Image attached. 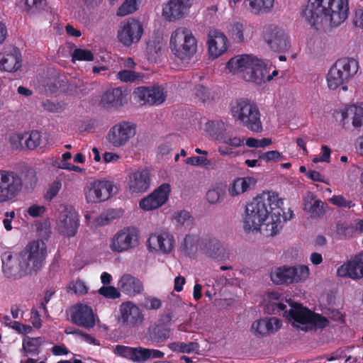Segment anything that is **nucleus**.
<instances>
[{
	"label": "nucleus",
	"mask_w": 363,
	"mask_h": 363,
	"mask_svg": "<svg viewBox=\"0 0 363 363\" xmlns=\"http://www.w3.org/2000/svg\"><path fill=\"white\" fill-rule=\"evenodd\" d=\"M133 96L142 105H158L163 103L166 98L163 89L159 86L137 87L133 91Z\"/></svg>",
	"instance_id": "obj_16"
},
{
	"label": "nucleus",
	"mask_w": 363,
	"mask_h": 363,
	"mask_svg": "<svg viewBox=\"0 0 363 363\" xmlns=\"http://www.w3.org/2000/svg\"><path fill=\"white\" fill-rule=\"evenodd\" d=\"M312 311L300 303H293L289 311V318L301 325L308 324Z\"/></svg>",
	"instance_id": "obj_30"
},
{
	"label": "nucleus",
	"mask_w": 363,
	"mask_h": 363,
	"mask_svg": "<svg viewBox=\"0 0 363 363\" xmlns=\"http://www.w3.org/2000/svg\"><path fill=\"white\" fill-rule=\"evenodd\" d=\"M262 37L268 47L274 52H284L291 48L289 35L277 26L273 24L264 26Z\"/></svg>",
	"instance_id": "obj_9"
},
{
	"label": "nucleus",
	"mask_w": 363,
	"mask_h": 363,
	"mask_svg": "<svg viewBox=\"0 0 363 363\" xmlns=\"http://www.w3.org/2000/svg\"><path fill=\"white\" fill-rule=\"evenodd\" d=\"M16 140L20 143H22L24 140L26 149L33 150L40 145L41 134L38 130H32L30 133H26L25 135L17 134Z\"/></svg>",
	"instance_id": "obj_34"
},
{
	"label": "nucleus",
	"mask_w": 363,
	"mask_h": 363,
	"mask_svg": "<svg viewBox=\"0 0 363 363\" xmlns=\"http://www.w3.org/2000/svg\"><path fill=\"white\" fill-rule=\"evenodd\" d=\"M135 130L136 127L134 123L121 121L110 128L106 135V140L114 147H124L135 136Z\"/></svg>",
	"instance_id": "obj_11"
},
{
	"label": "nucleus",
	"mask_w": 363,
	"mask_h": 363,
	"mask_svg": "<svg viewBox=\"0 0 363 363\" xmlns=\"http://www.w3.org/2000/svg\"><path fill=\"white\" fill-rule=\"evenodd\" d=\"M206 131L213 140L221 142L225 136L226 125L222 121H208L206 124Z\"/></svg>",
	"instance_id": "obj_33"
},
{
	"label": "nucleus",
	"mask_w": 363,
	"mask_h": 363,
	"mask_svg": "<svg viewBox=\"0 0 363 363\" xmlns=\"http://www.w3.org/2000/svg\"><path fill=\"white\" fill-rule=\"evenodd\" d=\"M218 152L222 156H229V157H236L240 155H243L246 151L245 150H238L235 151L229 145H221L219 146L218 149Z\"/></svg>",
	"instance_id": "obj_61"
},
{
	"label": "nucleus",
	"mask_w": 363,
	"mask_h": 363,
	"mask_svg": "<svg viewBox=\"0 0 363 363\" xmlns=\"http://www.w3.org/2000/svg\"><path fill=\"white\" fill-rule=\"evenodd\" d=\"M330 201L332 204L338 207H344L350 208L354 206V203L352 201L347 200L342 195L333 196L330 199Z\"/></svg>",
	"instance_id": "obj_58"
},
{
	"label": "nucleus",
	"mask_w": 363,
	"mask_h": 363,
	"mask_svg": "<svg viewBox=\"0 0 363 363\" xmlns=\"http://www.w3.org/2000/svg\"><path fill=\"white\" fill-rule=\"evenodd\" d=\"M355 231L353 226L341 221L336 223V233L344 238H350Z\"/></svg>",
	"instance_id": "obj_47"
},
{
	"label": "nucleus",
	"mask_w": 363,
	"mask_h": 363,
	"mask_svg": "<svg viewBox=\"0 0 363 363\" xmlns=\"http://www.w3.org/2000/svg\"><path fill=\"white\" fill-rule=\"evenodd\" d=\"M308 324L316 328L323 329L329 325V320L321 314L312 311Z\"/></svg>",
	"instance_id": "obj_45"
},
{
	"label": "nucleus",
	"mask_w": 363,
	"mask_h": 363,
	"mask_svg": "<svg viewBox=\"0 0 363 363\" xmlns=\"http://www.w3.org/2000/svg\"><path fill=\"white\" fill-rule=\"evenodd\" d=\"M42 338L26 337V339L23 341V347L28 354H35L38 352V348L42 344Z\"/></svg>",
	"instance_id": "obj_40"
},
{
	"label": "nucleus",
	"mask_w": 363,
	"mask_h": 363,
	"mask_svg": "<svg viewBox=\"0 0 363 363\" xmlns=\"http://www.w3.org/2000/svg\"><path fill=\"white\" fill-rule=\"evenodd\" d=\"M71 321L72 323L87 330L93 328L96 324L92 308L83 303L77 304L73 307Z\"/></svg>",
	"instance_id": "obj_20"
},
{
	"label": "nucleus",
	"mask_w": 363,
	"mask_h": 363,
	"mask_svg": "<svg viewBox=\"0 0 363 363\" xmlns=\"http://www.w3.org/2000/svg\"><path fill=\"white\" fill-rule=\"evenodd\" d=\"M283 200L277 193L263 192L254 198L245 207L243 228L245 232L260 230L265 221L266 230L270 231L267 235L274 236L281 228L280 216L284 213L281 208Z\"/></svg>",
	"instance_id": "obj_1"
},
{
	"label": "nucleus",
	"mask_w": 363,
	"mask_h": 363,
	"mask_svg": "<svg viewBox=\"0 0 363 363\" xmlns=\"http://www.w3.org/2000/svg\"><path fill=\"white\" fill-rule=\"evenodd\" d=\"M308 276L309 269L306 265L283 266L272 271L270 278L275 284H284L302 281L306 279Z\"/></svg>",
	"instance_id": "obj_8"
},
{
	"label": "nucleus",
	"mask_w": 363,
	"mask_h": 363,
	"mask_svg": "<svg viewBox=\"0 0 363 363\" xmlns=\"http://www.w3.org/2000/svg\"><path fill=\"white\" fill-rule=\"evenodd\" d=\"M359 62L353 57L338 59L329 69L326 79L330 89L335 90L342 86L346 91L347 87L343 86L351 80L359 70Z\"/></svg>",
	"instance_id": "obj_5"
},
{
	"label": "nucleus",
	"mask_w": 363,
	"mask_h": 363,
	"mask_svg": "<svg viewBox=\"0 0 363 363\" xmlns=\"http://www.w3.org/2000/svg\"><path fill=\"white\" fill-rule=\"evenodd\" d=\"M170 336V329L163 323L150 326L146 332V338L153 343H161Z\"/></svg>",
	"instance_id": "obj_28"
},
{
	"label": "nucleus",
	"mask_w": 363,
	"mask_h": 363,
	"mask_svg": "<svg viewBox=\"0 0 363 363\" xmlns=\"http://www.w3.org/2000/svg\"><path fill=\"white\" fill-rule=\"evenodd\" d=\"M59 226L65 235L73 237L76 235L79 227V216L72 207L65 206L60 212Z\"/></svg>",
	"instance_id": "obj_21"
},
{
	"label": "nucleus",
	"mask_w": 363,
	"mask_h": 363,
	"mask_svg": "<svg viewBox=\"0 0 363 363\" xmlns=\"http://www.w3.org/2000/svg\"><path fill=\"white\" fill-rule=\"evenodd\" d=\"M194 94L201 102L204 103L211 98V92L208 87L202 84H196L194 88Z\"/></svg>",
	"instance_id": "obj_50"
},
{
	"label": "nucleus",
	"mask_w": 363,
	"mask_h": 363,
	"mask_svg": "<svg viewBox=\"0 0 363 363\" xmlns=\"http://www.w3.org/2000/svg\"><path fill=\"white\" fill-rule=\"evenodd\" d=\"M323 206L324 203L319 199H316L314 196H311L305 201V209L310 213L313 218H318L323 216L325 213Z\"/></svg>",
	"instance_id": "obj_35"
},
{
	"label": "nucleus",
	"mask_w": 363,
	"mask_h": 363,
	"mask_svg": "<svg viewBox=\"0 0 363 363\" xmlns=\"http://www.w3.org/2000/svg\"><path fill=\"white\" fill-rule=\"evenodd\" d=\"M117 78L122 82H133L140 78V76L131 70L123 69L118 72L117 74Z\"/></svg>",
	"instance_id": "obj_55"
},
{
	"label": "nucleus",
	"mask_w": 363,
	"mask_h": 363,
	"mask_svg": "<svg viewBox=\"0 0 363 363\" xmlns=\"http://www.w3.org/2000/svg\"><path fill=\"white\" fill-rule=\"evenodd\" d=\"M150 172L147 169H139L131 172L127 180V189L132 195H141L150 186Z\"/></svg>",
	"instance_id": "obj_13"
},
{
	"label": "nucleus",
	"mask_w": 363,
	"mask_h": 363,
	"mask_svg": "<svg viewBox=\"0 0 363 363\" xmlns=\"http://www.w3.org/2000/svg\"><path fill=\"white\" fill-rule=\"evenodd\" d=\"M187 164L192 166H199L207 168L211 164V161L206 157H189L185 160Z\"/></svg>",
	"instance_id": "obj_57"
},
{
	"label": "nucleus",
	"mask_w": 363,
	"mask_h": 363,
	"mask_svg": "<svg viewBox=\"0 0 363 363\" xmlns=\"http://www.w3.org/2000/svg\"><path fill=\"white\" fill-rule=\"evenodd\" d=\"M191 6L192 0H169L163 6L162 16L167 21H176L187 16Z\"/></svg>",
	"instance_id": "obj_17"
},
{
	"label": "nucleus",
	"mask_w": 363,
	"mask_h": 363,
	"mask_svg": "<svg viewBox=\"0 0 363 363\" xmlns=\"http://www.w3.org/2000/svg\"><path fill=\"white\" fill-rule=\"evenodd\" d=\"M242 58V61L239 64L238 67H236L238 72H243L247 69H249L253 63L254 60L256 58L249 55H239Z\"/></svg>",
	"instance_id": "obj_59"
},
{
	"label": "nucleus",
	"mask_w": 363,
	"mask_h": 363,
	"mask_svg": "<svg viewBox=\"0 0 363 363\" xmlns=\"http://www.w3.org/2000/svg\"><path fill=\"white\" fill-rule=\"evenodd\" d=\"M139 234L135 228L126 227L118 230L111 238L110 249L113 252H123L135 248L138 245Z\"/></svg>",
	"instance_id": "obj_10"
},
{
	"label": "nucleus",
	"mask_w": 363,
	"mask_h": 363,
	"mask_svg": "<svg viewBox=\"0 0 363 363\" xmlns=\"http://www.w3.org/2000/svg\"><path fill=\"white\" fill-rule=\"evenodd\" d=\"M99 294L105 298L116 299L121 296L118 289L112 286H103L99 289Z\"/></svg>",
	"instance_id": "obj_53"
},
{
	"label": "nucleus",
	"mask_w": 363,
	"mask_h": 363,
	"mask_svg": "<svg viewBox=\"0 0 363 363\" xmlns=\"http://www.w3.org/2000/svg\"><path fill=\"white\" fill-rule=\"evenodd\" d=\"M22 177L11 170H0V203L14 200L22 191Z\"/></svg>",
	"instance_id": "obj_7"
},
{
	"label": "nucleus",
	"mask_w": 363,
	"mask_h": 363,
	"mask_svg": "<svg viewBox=\"0 0 363 363\" xmlns=\"http://www.w3.org/2000/svg\"><path fill=\"white\" fill-rule=\"evenodd\" d=\"M202 250L211 257L218 259L220 257L221 245L216 239H209L205 241Z\"/></svg>",
	"instance_id": "obj_37"
},
{
	"label": "nucleus",
	"mask_w": 363,
	"mask_h": 363,
	"mask_svg": "<svg viewBox=\"0 0 363 363\" xmlns=\"http://www.w3.org/2000/svg\"><path fill=\"white\" fill-rule=\"evenodd\" d=\"M348 13V0H315L303 11L307 22L316 29L324 23L340 26L347 18Z\"/></svg>",
	"instance_id": "obj_3"
},
{
	"label": "nucleus",
	"mask_w": 363,
	"mask_h": 363,
	"mask_svg": "<svg viewBox=\"0 0 363 363\" xmlns=\"http://www.w3.org/2000/svg\"><path fill=\"white\" fill-rule=\"evenodd\" d=\"M170 191L169 184H162L149 196L141 199L140 207L145 211H152L162 206L167 201Z\"/></svg>",
	"instance_id": "obj_19"
},
{
	"label": "nucleus",
	"mask_w": 363,
	"mask_h": 363,
	"mask_svg": "<svg viewBox=\"0 0 363 363\" xmlns=\"http://www.w3.org/2000/svg\"><path fill=\"white\" fill-rule=\"evenodd\" d=\"M195 345L196 344L194 342L186 344L184 342H176L170 343L169 347L174 352L189 353L194 350Z\"/></svg>",
	"instance_id": "obj_46"
},
{
	"label": "nucleus",
	"mask_w": 363,
	"mask_h": 363,
	"mask_svg": "<svg viewBox=\"0 0 363 363\" xmlns=\"http://www.w3.org/2000/svg\"><path fill=\"white\" fill-rule=\"evenodd\" d=\"M231 113L233 118L248 130L260 133L262 123L257 105L247 99H238L231 104Z\"/></svg>",
	"instance_id": "obj_4"
},
{
	"label": "nucleus",
	"mask_w": 363,
	"mask_h": 363,
	"mask_svg": "<svg viewBox=\"0 0 363 363\" xmlns=\"http://www.w3.org/2000/svg\"><path fill=\"white\" fill-rule=\"evenodd\" d=\"M268 310H271L274 314L283 315L289 317V311H286V305L282 302H271L268 306Z\"/></svg>",
	"instance_id": "obj_56"
},
{
	"label": "nucleus",
	"mask_w": 363,
	"mask_h": 363,
	"mask_svg": "<svg viewBox=\"0 0 363 363\" xmlns=\"http://www.w3.org/2000/svg\"><path fill=\"white\" fill-rule=\"evenodd\" d=\"M174 219L177 225L185 228H190L194 224V218L191 213L185 210L178 211L174 213Z\"/></svg>",
	"instance_id": "obj_38"
},
{
	"label": "nucleus",
	"mask_w": 363,
	"mask_h": 363,
	"mask_svg": "<svg viewBox=\"0 0 363 363\" xmlns=\"http://www.w3.org/2000/svg\"><path fill=\"white\" fill-rule=\"evenodd\" d=\"M113 186V183L110 181H94L85 191L86 201L96 203L107 200L111 196Z\"/></svg>",
	"instance_id": "obj_15"
},
{
	"label": "nucleus",
	"mask_w": 363,
	"mask_h": 363,
	"mask_svg": "<svg viewBox=\"0 0 363 363\" xmlns=\"http://www.w3.org/2000/svg\"><path fill=\"white\" fill-rule=\"evenodd\" d=\"M225 145H229L233 149L240 147L244 146L245 144V138H239V137H227L226 135L224 137V139L221 141Z\"/></svg>",
	"instance_id": "obj_62"
},
{
	"label": "nucleus",
	"mask_w": 363,
	"mask_h": 363,
	"mask_svg": "<svg viewBox=\"0 0 363 363\" xmlns=\"http://www.w3.org/2000/svg\"><path fill=\"white\" fill-rule=\"evenodd\" d=\"M118 286L123 293L130 296L140 294L144 290L143 282L129 274H125L121 277Z\"/></svg>",
	"instance_id": "obj_25"
},
{
	"label": "nucleus",
	"mask_w": 363,
	"mask_h": 363,
	"mask_svg": "<svg viewBox=\"0 0 363 363\" xmlns=\"http://www.w3.org/2000/svg\"><path fill=\"white\" fill-rule=\"evenodd\" d=\"M21 67V54L16 48L6 54L0 61V67L6 72H16Z\"/></svg>",
	"instance_id": "obj_29"
},
{
	"label": "nucleus",
	"mask_w": 363,
	"mask_h": 363,
	"mask_svg": "<svg viewBox=\"0 0 363 363\" xmlns=\"http://www.w3.org/2000/svg\"><path fill=\"white\" fill-rule=\"evenodd\" d=\"M123 94L121 88L107 90L101 96L100 104L105 109L116 108L123 105Z\"/></svg>",
	"instance_id": "obj_27"
},
{
	"label": "nucleus",
	"mask_w": 363,
	"mask_h": 363,
	"mask_svg": "<svg viewBox=\"0 0 363 363\" xmlns=\"http://www.w3.org/2000/svg\"><path fill=\"white\" fill-rule=\"evenodd\" d=\"M347 111L353 113L352 125L354 128L363 126V103L350 106Z\"/></svg>",
	"instance_id": "obj_39"
},
{
	"label": "nucleus",
	"mask_w": 363,
	"mask_h": 363,
	"mask_svg": "<svg viewBox=\"0 0 363 363\" xmlns=\"http://www.w3.org/2000/svg\"><path fill=\"white\" fill-rule=\"evenodd\" d=\"M199 238L194 235H187L184 238V242L181 245L182 250L187 255L196 248Z\"/></svg>",
	"instance_id": "obj_43"
},
{
	"label": "nucleus",
	"mask_w": 363,
	"mask_h": 363,
	"mask_svg": "<svg viewBox=\"0 0 363 363\" xmlns=\"http://www.w3.org/2000/svg\"><path fill=\"white\" fill-rule=\"evenodd\" d=\"M149 349L142 347L134 348V361L135 362H143L148 359Z\"/></svg>",
	"instance_id": "obj_60"
},
{
	"label": "nucleus",
	"mask_w": 363,
	"mask_h": 363,
	"mask_svg": "<svg viewBox=\"0 0 363 363\" xmlns=\"http://www.w3.org/2000/svg\"><path fill=\"white\" fill-rule=\"evenodd\" d=\"M169 48L177 58L189 60L196 52L197 40L190 30L179 27L172 33Z\"/></svg>",
	"instance_id": "obj_6"
},
{
	"label": "nucleus",
	"mask_w": 363,
	"mask_h": 363,
	"mask_svg": "<svg viewBox=\"0 0 363 363\" xmlns=\"http://www.w3.org/2000/svg\"><path fill=\"white\" fill-rule=\"evenodd\" d=\"M258 159L265 162H279L283 159L281 154L277 150H271L266 152H259Z\"/></svg>",
	"instance_id": "obj_49"
},
{
	"label": "nucleus",
	"mask_w": 363,
	"mask_h": 363,
	"mask_svg": "<svg viewBox=\"0 0 363 363\" xmlns=\"http://www.w3.org/2000/svg\"><path fill=\"white\" fill-rule=\"evenodd\" d=\"M337 274L339 277L353 279L363 277V252L357 255L352 260L338 267Z\"/></svg>",
	"instance_id": "obj_24"
},
{
	"label": "nucleus",
	"mask_w": 363,
	"mask_h": 363,
	"mask_svg": "<svg viewBox=\"0 0 363 363\" xmlns=\"http://www.w3.org/2000/svg\"><path fill=\"white\" fill-rule=\"evenodd\" d=\"M143 33V27L140 22L135 18H130L121 25L118 30V40L125 46H130L138 43Z\"/></svg>",
	"instance_id": "obj_12"
},
{
	"label": "nucleus",
	"mask_w": 363,
	"mask_h": 363,
	"mask_svg": "<svg viewBox=\"0 0 363 363\" xmlns=\"http://www.w3.org/2000/svg\"><path fill=\"white\" fill-rule=\"evenodd\" d=\"M46 211V208L44 206H38L37 204H33L30 206L28 210V214L33 217L36 218L42 216Z\"/></svg>",
	"instance_id": "obj_64"
},
{
	"label": "nucleus",
	"mask_w": 363,
	"mask_h": 363,
	"mask_svg": "<svg viewBox=\"0 0 363 363\" xmlns=\"http://www.w3.org/2000/svg\"><path fill=\"white\" fill-rule=\"evenodd\" d=\"M223 194L221 191L216 188L209 189L206 193V199L210 203H216L221 200Z\"/></svg>",
	"instance_id": "obj_63"
},
{
	"label": "nucleus",
	"mask_w": 363,
	"mask_h": 363,
	"mask_svg": "<svg viewBox=\"0 0 363 363\" xmlns=\"http://www.w3.org/2000/svg\"><path fill=\"white\" fill-rule=\"evenodd\" d=\"M179 137L177 135H169L166 137L158 146V153L162 155H168L174 147L178 145Z\"/></svg>",
	"instance_id": "obj_36"
},
{
	"label": "nucleus",
	"mask_w": 363,
	"mask_h": 363,
	"mask_svg": "<svg viewBox=\"0 0 363 363\" xmlns=\"http://www.w3.org/2000/svg\"><path fill=\"white\" fill-rule=\"evenodd\" d=\"M174 236L168 230L152 233L147 241V245L151 251H160L163 254L170 253L174 248Z\"/></svg>",
	"instance_id": "obj_18"
},
{
	"label": "nucleus",
	"mask_w": 363,
	"mask_h": 363,
	"mask_svg": "<svg viewBox=\"0 0 363 363\" xmlns=\"http://www.w3.org/2000/svg\"><path fill=\"white\" fill-rule=\"evenodd\" d=\"M138 9L137 0H125L117 10L118 16H125L134 13Z\"/></svg>",
	"instance_id": "obj_41"
},
{
	"label": "nucleus",
	"mask_w": 363,
	"mask_h": 363,
	"mask_svg": "<svg viewBox=\"0 0 363 363\" xmlns=\"http://www.w3.org/2000/svg\"><path fill=\"white\" fill-rule=\"evenodd\" d=\"M256 180L251 177H238L234 179L228 189L231 196H236L247 191L251 186L255 185Z\"/></svg>",
	"instance_id": "obj_32"
},
{
	"label": "nucleus",
	"mask_w": 363,
	"mask_h": 363,
	"mask_svg": "<svg viewBox=\"0 0 363 363\" xmlns=\"http://www.w3.org/2000/svg\"><path fill=\"white\" fill-rule=\"evenodd\" d=\"M268 72L269 69L264 62L256 57L254 60L253 63H252V65L247 73V77L245 76V79L247 81H251L260 85L266 82V74H267Z\"/></svg>",
	"instance_id": "obj_26"
},
{
	"label": "nucleus",
	"mask_w": 363,
	"mask_h": 363,
	"mask_svg": "<svg viewBox=\"0 0 363 363\" xmlns=\"http://www.w3.org/2000/svg\"><path fill=\"white\" fill-rule=\"evenodd\" d=\"M207 45L210 57L216 59L227 51L228 40L223 33L211 30L208 34Z\"/></svg>",
	"instance_id": "obj_22"
},
{
	"label": "nucleus",
	"mask_w": 363,
	"mask_h": 363,
	"mask_svg": "<svg viewBox=\"0 0 363 363\" xmlns=\"http://www.w3.org/2000/svg\"><path fill=\"white\" fill-rule=\"evenodd\" d=\"M22 176L23 186L28 189H33L35 186L38 181L35 171L31 168L27 169L23 172Z\"/></svg>",
	"instance_id": "obj_42"
},
{
	"label": "nucleus",
	"mask_w": 363,
	"mask_h": 363,
	"mask_svg": "<svg viewBox=\"0 0 363 363\" xmlns=\"http://www.w3.org/2000/svg\"><path fill=\"white\" fill-rule=\"evenodd\" d=\"M47 256V247L42 240L30 242L21 252L19 257L11 252L1 256L2 270L6 277L17 279L40 270Z\"/></svg>",
	"instance_id": "obj_2"
},
{
	"label": "nucleus",
	"mask_w": 363,
	"mask_h": 363,
	"mask_svg": "<svg viewBox=\"0 0 363 363\" xmlns=\"http://www.w3.org/2000/svg\"><path fill=\"white\" fill-rule=\"evenodd\" d=\"M243 4L251 13L260 16L271 11L274 0H245Z\"/></svg>",
	"instance_id": "obj_31"
},
{
	"label": "nucleus",
	"mask_w": 363,
	"mask_h": 363,
	"mask_svg": "<svg viewBox=\"0 0 363 363\" xmlns=\"http://www.w3.org/2000/svg\"><path fill=\"white\" fill-rule=\"evenodd\" d=\"M281 325V321L277 318H260L252 323L251 332L257 337H264L277 332Z\"/></svg>",
	"instance_id": "obj_23"
},
{
	"label": "nucleus",
	"mask_w": 363,
	"mask_h": 363,
	"mask_svg": "<svg viewBox=\"0 0 363 363\" xmlns=\"http://www.w3.org/2000/svg\"><path fill=\"white\" fill-rule=\"evenodd\" d=\"M141 306L149 311L157 310L162 306V301L154 296H147L141 303Z\"/></svg>",
	"instance_id": "obj_48"
},
{
	"label": "nucleus",
	"mask_w": 363,
	"mask_h": 363,
	"mask_svg": "<svg viewBox=\"0 0 363 363\" xmlns=\"http://www.w3.org/2000/svg\"><path fill=\"white\" fill-rule=\"evenodd\" d=\"M72 62L77 61H93L94 59V54L89 50L76 48L72 55Z\"/></svg>",
	"instance_id": "obj_44"
},
{
	"label": "nucleus",
	"mask_w": 363,
	"mask_h": 363,
	"mask_svg": "<svg viewBox=\"0 0 363 363\" xmlns=\"http://www.w3.org/2000/svg\"><path fill=\"white\" fill-rule=\"evenodd\" d=\"M62 187V183L59 180L54 181L48 187L44 198L46 201H50L52 200L59 193Z\"/></svg>",
	"instance_id": "obj_54"
},
{
	"label": "nucleus",
	"mask_w": 363,
	"mask_h": 363,
	"mask_svg": "<svg viewBox=\"0 0 363 363\" xmlns=\"http://www.w3.org/2000/svg\"><path fill=\"white\" fill-rule=\"evenodd\" d=\"M118 323L124 328H134L140 325L144 317L138 306L131 301L123 303L120 306Z\"/></svg>",
	"instance_id": "obj_14"
},
{
	"label": "nucleus",
	"mask_w": 363,
	"mask_h": 363,
	"mask_svg": "<svg viewBox=\"0 0 363 363\" xmlns=\"http://www.w3.org/2000/svg\"><path fill=\"white\" fill-rule=\"evenodd\" d=\"M134 348L125 345H116L115 348V353L121 357L127 359L134 361Z\"/></svg>",
	"instance_id": "obj_51"
},
{
	"label": "nucleus",
	"mask_w": 363,
	"mask_h": 363,
	"mask_svg": "<svg viewBox=\"0 0 363 363\" xmlns=\"http://www.w3.org/2000/svg\"><path fill=\"white\" fill-rule=\"evenodd\" d=\"M162 48V44L159 41H150L147 43L146 51L149 55L150 60H155L158 54L161 52Z\"/></svg>",
	"instance_id": "obj_52"
}]
</instances>
